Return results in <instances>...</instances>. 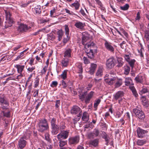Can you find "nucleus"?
I'll return each mask as SVG.
<instances>
[{
    "instance_id": "nucleus-40",
    "label": "nucleus",
    "mask_w": 149,
    "mask_h": 149,
    "mask_svg": "<svg viewBox=\"0 0 149 149\" xmlns=\"http://www.w3.org/2000/svg\"><path fill=\"white\" fill-rule=\"evenodd\" d=\"M93 127L91 124H88L84 126V131H86V129H88L87 131L90 130L91 129H92Z\"/></svg>"
},
{
    "instance_id": "nucleus-32",
    "label": "nucleus",
    "mask_w": 149,
    "mask_h": 149,
    "mask_svg": "<svg viewBox=\"0 0 149 149\" xmlns=\"http://www.w3.org/2000/svg\"><path fill=\"white\" fill-rule=\"evenodd\" d=\"M36 13L38 15L40 14L41 13V7L40 5H37L35 8Z\"/></svg>"
},
{
    "instance_id": "nucleus-2",
    "label": "nucleus",
    "mask_w": 149,
    "mask_h": 149,
    "mask_svg": "<svg viewBox=\"0 0 149 149\" xmlns=\"http://www.w3.org/2000/svg\"><path fill=\"white\" fill-rule=\"evenodd\" d=\"M133 112L136 118L141 120H143L145 118V114L142 111L140 106H137L133 109Z\"/></svg>"
},
{
    "instance_id": "nucleus-20",
    "label": "nucleus",
    "mask_w": 149,
    "mask_h": 149,
    "mask_svg": "<svg viewBox=\"0 0 149 149\" xmlns=\"http://www.w3.org/2000/svg\"><path fill=\"white\" fill-rule=\"evenodd\" d=\"M116 77H113L111 78H107L105 79V82L109 85H111L116 82Z\"/></svg>"
},
{
    "instance_id": "nucleus-10",
    "label": "nucleus",
    "mask_w": 149,
    "mask_h": 149,
    "mask_svg": "<svg viewBox=\"0 0 149 149\" xmlns=\"http://www.w3.org/2000/svg\"><path fill=\"white\" fill-rule=\"evenodd\" d=\"M99 130L98 129L95 128L92 132L88 134V137L89 139H93L97 136L99 135Z\"/></svg>"
},
{
    "instance_id": "nucleus-14",
    "label": "nucleus",
    "mask_w": 149,
    "mask_h": 149,
    "mask_svg": "<svg viewBox=\"0 0 149 149\" xmlns=\"http://www.w3.org/2000/svg\"><path fill=\"white\" fill-rule=\"evenodd\" d=\"M74 25L77 28L80 30H82L84 28L85 24L84 23L77 21V22L75 23Z\"/></svg>"
},
{
    "instance_id": "nucleus-11",
    "label": "nucleus",
    "mask_w": 149,
    "mask_h": 149,
    "mask_svg": "<svg viewBox=\"0 0 149 149\" xmlns=\"http://www.w3.org/2000/svg\"><path fill=\"white\" fill-rule=\"evenodd\" d=\"M31 27L29 26H28L26 24H21L19 26L17 30L20 32H27L28 30L30 29Z\"/></svg>"
},
{
    "instance_id": "nucleus-37",
    "label": "nucleus",
    "mask_w": 149,
    "mask_h": 149,
    "mask_svg": "<svg viewBox=\"0 0 149 149\" xmlns=\"http://www.w3.org/2000/svg\"><path fill=\"white\" fill-rule=\"evenodd\" d=\"M1 115L2 116L6 117L7 118H9L10 116V111H8L7 112H5L4 111H1Z\"/></svg>"
},
{
    "instance_id": "nucleus-49",
    "label": "nucleus",
    "mask_w": 149,
    "mask_h": 149,
    "mask_svg": "<svg viewBox=\"0 0 149 149\" xmlns=\"http://www.w3.org/2000/svg\"><path fill=\"white\" fill-rule=\"evenodd\" d=\"M129 7L128 4H126L123 6L120 7V9L123 10H127Z\"/></svg>"
},
{
    "instance_id": "nucleus-42",
    "label": "nucleus",
    "mask_w": 149,
    "mask_h": 149,
    "mask_svg": "<svg viewBox=\"0 0 149 149\" xmlns=\"http://www.w3.org/2000/svg\"><path fill=\"white\" fill-rule=\"evenodd\" d=\"M87 95V92H85L82 94H80L79 95V98L82 101H83L85 97Z\"/></svg>"
},
{
    "instance_id": "nucleus-45",
    "label": "nucleus",
    "mask_w": 149,
    "mask_h": 149,
    "mask_svg": "<svg viewBox=\"0 0 149 149\" xmlns=\"http://www.w3.org/2000/svg\"><path fill=\"white\" fill-rule=\"evenodd\" d=\"M86 54L88 57L91 59L93 58L94 57V55L93 54V52L90 50L88 52H87Z\"/></svg>"
},
{
    "instance_id": "nucleus-1",
    "label": "nucleus",
    "mask_w": 149,
    "mask_h": 149,
    "mask_svg": "<svg viewBox=\"0 0 149 149\" xmlns=\"http://www.w3.org/2000/svg\"><path fill=\"white\" fill-rule=\"evenodd\" d=\"M37 125L38 130L41 132H43L49 128L47 121L45 118L39 120Z\"/></svg>"
},
{
    "instance_id": "nucleus-58",
    "label": "nucleus",
    "mask_w": 149,
    "mask_h": 149,
    "mask_svg": "<svg viewBox=\"0 0 149 149\" xmlns=\"http://www.w3.org/2000/svg\"><path fill=\"white\" fill-rule=\"evenodd\" d=\"M120 30L122 31V33H123L125 36V37L127 38L128 37V34L122 28H120Z\"/></svg>"
},
{
    "instance_id": "nucleus-19",
    "label": "nucleus",
    "mask_w": 149,
    "mask_h": 149,
    "mask_svg": "<svg viewBox=\"0 0 149 149\" xmlns=\"http://www.w3.org/2000/svg\"><path fill=\"white\" fill-rule=\"evenodd\" d=\"M97 67L96 64L91 63V67L89 68V70L88 72L91 74H93L95 72Z\"/></svg>"
},
{
    "instance_id": "nucleus-47",
    "label": "nucleus",
    "mask_w": 149,
    "mask_h": 149,
    "mask_svg": "<svg viewBox=\"0 0 149 149\" xmlns=\"http://www.w3.org/2000/svg\"><path fill=\"white\" fill-rule=\"evenodd\" d=\"M68 62V59H64L62 61L61 63L63 66L66 67L67 66Z\"/></svg>"
},
{
    "instance_id": "nucleus-16",
    "label": "nucleus",
    "mask_w": 149,
    "mask_h": 149,
    "mask_svg": "<svg viewBox=\"0 0 149 149\" xmlns=\"http://www.w3.org/2000/svg\"><path fill=\"white\" fill-rule=\"evenodd\" d=\"M116 63L117 64L116 66L118 68H120L123 65L124 62L122 58L121 57H117Z\"/></svg>"
},
{
    "instance_id": "nucleus-6",
    "label": "nucleus",
    "mask_w": 149,
    "mask_h": 149,
    "mask_svg": "<svg viewBox=\"0 0 149 149\" xmlns=\"http://www.w3.org/2000/svg\"><path fill=\"white\" fill-rule=\"evenodd\" d=\"M116 63V60L113 57L109 58L106 61L107 67L108 69H111L115 65Z\"/></svg>"
},
{
    "instance_id": "nucleus-63",
    "label": "nucleus",
    "mask_w": 149,
    "mask_h": 149,
    "mask_svg": "<svg viewBox=\"0 0 149 149\" xmlns=\"http://www.w3.org/2000/svg\"><path fill=\"white\" fill-rule=\"evenodd\" d=\"M49 135L48 134H46L45 135V139L48 141H49L50 140Z\"/></svg>"
},
{
    "instance_id": "nucleus-8",
    "label": "nucleus",
    "mask_w": 149,
    "mask_h": 149,
    "mask_svg": "<svg viewBox=\"0 0 149 149\" xmlns=\"http://www.w3.org/2000/svg\"><path fill=\"white\" fill-rule=\"evenodd\" d=\"M27 137L24 136L21 137L18 141V146L19 148L22 149L24 148L27 143V142L25 140L27 139Z\"/></svg>"
},
{
    "instance_id": "nucleus-33",
    "label": "nucleus",
    "mask_w": 149,
    "mask_h": 149,
    "mask_svg": "<svg viewBox=\"0 0 149 149\" xmlns=\"http://www.w3.org/2000/svg\"><path fill=\"white\" fill-rule=\"evenodd\" d=\"M148 92V91L147 89V87H143L140 90V94L142 95L143 94Z\"/></svg>"
},
{
    "instance_id": "nucleus-27",
    "label": "nucleus",
    "mask_w": 149,
    "mask_h": 149,
    "mask_svg": "<svg viewBox=\"0 0 149 149\" xmlns=\"http://www.w3.org/2000/svg\"><path fill=\"white\" fill-rule=\"evenodd\" d=\"M15 67L17 69L18 73H22L24 68V65H16Z\"/></svg>"
},
{
    "instance_id": "nucleus-24",
    "label": "nucleus",
    "mask_w": 149,
    "mask_h": 149,
    "mask_svg": "<svg viewBox=\"0 0 149 149\" xmlns=\"http://www.w3.org/2000/svg\"><path fill=\"white\" fill-rule=\"evenodd\" d=\"M143 77L141 74L137 75L135 78V80L137 83H142L143 81Z\"/></svg>"
},
{
    "instance_id": "nucleus-53",
    "label": "nucleus",
    "mask_w": 149,
    "mask_h": 149,
    "mask_svg": "<svg viewBox=\"0 0 149 149\" xmlns=\"http://www.w3.org/2000/svg\"><path fill=\"white\" fill-rule=\"evenodd\" d=\"M65 34L67 36H69V27L68 25H65Z\"/></svg>"
},
{
    "instance_id": "nucleus-44",
    "label": "nucleus",
    "mask_w": 149,
    "mask_h": 149,
    "mask_svg": "<svg viewBox=\"0 0 149 149\" xmlns=\"http://www.w3.org/2000/svg\"><path fill=\"white\" fill-rule=\"evenodd\" d=\"M58 126L59 128V130L61 131H62V130L65 129L66 127L65 123L63 122H61L59 125H58Z\"/></svg>"
},
{
    "instance_id": "nucleus-7",
    "label": "nucleus",
    "mask_w": 149,
    "mask_h": 149,
    "mask_svg": "<svg viewBox=\"0 0 149 149\" xmlns=\"http://www.w3.org/2000/svg\"><path fill=\"white\" fill-rule=\"evenodd\" d=\"M69 132L68 130H63L57 135V138L59 140L65 139L67 138L69 135Z\"/></svg>"
},
{
    "instance_id": "nucleus-3",
    "label": "nucleus",
    "mask_w": 149,
    "mask_h": 149,
    "mask_svg": "<svg viewBox=\"0 0 149 149\" xmlns=\"http://www.w3.org/2000/svg\"><path fill=\"white\" fill-rule=\"evenodd\" d=\"M70 112L72 114L75 115L78 114L77 118L76 119L79 120L81 118L82 115V110L77 105L74 106L71 109Z\"/></svg>"
},
{
    "instance_id": "nucleus-15",
    "label": "nucleus",
    "mask_w": 149,
    "mask_h": 149,
    "mask_svg": "<svg viewBox=\"0 0 149 149\" xmlns=\"http://www.w3.org/2000/svg\"><path fill=\"white\" fill-rule=\"evenodd\" d=\"M94 93V92L93 91H91L86 96L84 100L86 104H87L89 103Z\"/></svg>"
},
{
    "instance_id": "nucleus-62",
    "label": "nucleus",
    "mask_w": 149,
    "mask_h": 149,
    "mask_svg": "<svg viewBox=\"0 0 149 149\" xmlns=\"http://www.w3.org/2000/svg\"><path fill=\"white\" fill-rule=\"evenodd\" d=\"M69 40V36H67L66 38H64L63 40V42L64 44L65 45Z\"/></svg>"
},
{
    "instance_id": "nucleus-35",
    "label": "nucleus",
    "mask_w": 149,
    "mask_h": 149,
    "mask_svg": "<svg viewBox=\"0 0 149 149\" xmlns=\"http://www.w3.org/2000/svg\"><path fill=\"white\" fill-rule=\"evenodd\" d=\"M80 4L78 1L76 0L74 3L71 4V6L74 7L76 10H77L79 9Z\"/></svg>"
},
{
    "instance_id": "nucleus-17",
    "label": "nucleus",
    "mask_w": 149,
    "mask_h": 149,
    "mask_svg": "<svg viewBox=\"0 0 149 149\" xmlns=\"http://www.w3.org/2000/svg\"><path fill=\"white\" fill-rule=\"evenodd\" d=\"M52 134L53 135H56L58 132L59 130L58 125H56L51 126Z\"/></svg>"
},
{
    "instance_id": "nucleus-52",
    "label": "nucleus",
    "mask_w": 149,
    "mask_h": 149,
    "mask_svg": "<svg viewBox=\"0 0 149 149\" xmlns=\"http://www.w3.org/2000/svg\"><path fill=\"white\" fill-rule=\"evenodd\" d=\"M102 70L101 68H99L97 72L96 75L97 76L100 77L102 75Z\"/></svg>"
},
{
    "instance_id": "nucleus-64",
    "label": "nucleus",
    "mask_w": 149,
    "mask_h": 149,
    "mask_svg": "<svg viewBox=\"0 0 149 149\" xmlns=\"http://www.w3.org/2000/svg\"><path fill=\"white\" fill-rule=\"evenodd\" d=\"M39 90H36V91L34 92L33 96L34 97H37L38 96Z\"/></svg>"
},
{
    "instance_id": "nucleus-57",
    "label": "nucleus",
    "mask_w": 149,
    "mask_h": 149,
    "mask_svg": "<svg viewBox=\"0 0 149 149\" xmlns=\"http://www.w3.org/2000/svg\"><path fill=\"white\" fill-rule=\"evenodd\" d=\"M56 9L57 8H56L54 7L50 11V16L51 17H53V14L56 12Z\"/></svg>"
},
{
    "instance_id": "nucleus-43",
    "label": "nucleus",
    "mask_w": 149,
    "mask_h": 149,
    "mask_svg": "<svg viewBox=\"0 0 149 149\" xmlns=\"http://www.w3.org/2000/svg\"><path fill=\"white\" fill-rule=\"evenodd\" d=\"M88 38L86 36H83L82 38V44L84 45H85L86 44L85 43L88 40Z\"/></svg>"
},
{
    "instance_id": "nucleus-56",
    "label": "nucleus",
    "mask_w": 149,
    "mask_h": 149,
    "mask_svg": "<svg viewBox=\"0 0 149 149\" xmlns=\"http://www.w3.org/2000/svg\"><path fill=\"white\" fill-rule=\"evenodd\" d=\"M39 78H37L35 79L34 85V86L35 88H36L38 86L39 84Z\"/></svg>"
},
{
    "instance_id": "nucleus-41",
    "label": "nucleus",
    "mask_w": 149,
    "mask_h": 149,
    "mask_svg": "<svg viewBox=\"0 0 149 149\" xmlns=\"http://www.w3.org/2000/svg\"><path fill=\"white\" fill-rule=\"evenodd\" d=\"M67 70H65L62 72V74L60 76L61 78L63 79H65L67 77Z\"/></svg>"
},
{
    "instance_id": "nucleus-39",
    "label": "nucleus",
    "mask_w": 149,
    "mask_h": 149,
    "mask_svg": "<svg viewBox=\"0 0 149 149\" xmlns=\"http://www.w3.org/2000/svg\"><path fill=\"white\" fill-rule=\"evenodd\" d=\"M101 102V100L98 99L96 100L95 101L94 105V107L95 108V110L96 111L97 110V107Z\"/></svg>"
},
{
    "instance_id": "nucleus-23",
    "label": "nucleus",
    "mask_w": 149,
    "mask_h": 149,
    "mask_svg": "<svg viewBox=\"0 0 149 149\" xmlns=\"http://www.w3.org/2000/svg\"><path fill=\"white\" fill-rule=\"evenodd\" d=\"M98 143L99 140L98 139H95L94 140H91L89 142V145L95 147H97L98 146Z\"/></svg>"
},
{
    "instance_id": "nucleus-22",
    "label": "nucleus",
    "mask_w": 149,
    "mask_h": 149,
    "mask_svg": "<svg viewBox=\"0 0 149 149\" xmlns=\"http://www.w3.org/2000/svg\"><path fill=\"white\" fill-rule=\"evenodd\" d=\"M123 83L122 79L120 78H117L116 77V82L115 84V87L116 88H118L121 86Z\"/></svg>"
},
{
    "instance_id": "nucleus-54",
    "label": "nucleus",
    "mask_w": 149,
    "mask_h": 149,
    "mask_svg": "<svg viewBox=\"0 0 149 149\" xmlns=\"http://www.w3.org/2000/svg\"><path fill=\"white\" fill-rule=\"evenodd\" d=\"M124 57L125 59V60L127 62L129 61L130 60V58L131 56V54H124Z\"/></svg>"
},
{
    "instance_id": "nucleus-59",
    "label": "nucleus",
    "mask_w": 149,
    "mask_h": 149,
    "mask_svg": "<svg viewBox=\"0 0 149 149\" xmlns=\"http://www.w3.org/2000/svg\"><path fill=\"white\" fill-rule=\"evenodd\" d=\"M65 10L66 12L67 13H68L70 15H75V14L72 11H70L68 9H65Z\"/></svg>"
},
{
    "instance_id": "nucleus-12",
    "label": "nucleus",
    "mask_w": 149,
    "mask_h": 149,
    "mask_svg": "<svg viewBox=\"0 0 149 149\" xmlns=\"http://www.w3.org/2000/svg\"><path fill=\"white\" fill-rule=\"evenodd\" d=\"M79 140V137L76 136L70 138L69 139V142L70 144H75L77 143Z\"/></svg>"
},
{
    "instance_id": "nucleus-61",
    "label": "nucleus",
    "mask_w": 149,
    "mask_h": 149,
    "mask_svg": "<svg viewBox=\"0 0 149 149\" xmlns=\"http://www.w3.org/2000/svg\"><path fill=\"white\" fill-rule=\"evenodd\" d=\"M83 60L84 61V63L85 64H87L89 63V61L86 57L84 56L83 58Z\"/></svg>"
},
{
    "instance_id": "nucleus-50",
    "label": "nucleus",
    "mask_w": 149,
    "mask_h": 149,
    "mask_svg": "<svg viewBox=\"0 0 149 149\" xmlns=\"http://www.w3.org/2000/svg\"><path fill=\"white\" fill-rule=\"evenodd\" d=\"M59 146L61 147H63L67 143V141H62V140H59Z\"/></svg>"
},
{
    "instance_id": "nucleus-26",
    "label": "nucleus",
    "mask_w": 149,
    "mask_h": 149,
    "mask_svg": "<svg viewBox=\"0 0 149 149\" xmlns=\"http://www.w3.org/2000/svg\"><path fill=\"white\" fill-rule=\"evenodd\" d=\"M141 99L142 100L143 105L145 107H148V100L146 99V96H142Z\"/></svg>"
},
{
    "instance_id": "nucleus-28",
    "label": "nucleus",
    "mask_w": 149,
    "mask_h": 149,
    "mask_svg": "<svg viewBox=\"0 0 149 149\" xmlns=\"http://www.w3.org/2000/svg\"><path fill=\"white\" fill-rule=\"evenodd\" d=\"M123 69L124 70V74L125 75H128L130 71V67L127 65H125L123 67Z\"/></svg>"
},
{
    "instance_id": "nucleus-4",
    "label": "nucleus",
    "mask_w": 149,
    "mask_h": 149,
    "mask_svg": "<svg viewBox=\"0 0 149 149\" xmlns=\"http://www.w3.org/2000/svg\"><path fill=\"white\" fill-rule=\"evenodd\" d=\"M6 16V21L5 22V27L6 29L12 26L13 21L11 17V14L9 11H6L5 12Z\"/></svg>"
},
{
    "instance_id": "nucleus-18",
    "label": "nucleus",
    "mask_w": 149,
    "mask_h": 149,
    "mask_svg": "<svg viewBox=\"0 0 149 149\" xmlns=\"http://www.w3.org/2000/svg\"><path fill=\"white\" fill-rule=\"evenodd\" d=\"M124 93L122 91H118L115 94L113 95V99L117 100L119 98H121L123 95Z\"/></svg>"
},
{
    "instance_id": "nucleus-21",
    "label": "nucleus",
    "mask_w": 149,
    "mask_h": 149,
    "mask_svg": "<svg viewBox=\"0 0 149 149\" xmlns=\"http://www.w3.org/2000/svg\"><path fill=\"white\" fill-rule=\"evenodd\" d=\"M72 52V49L70 48L66 49L64 53V57L65 58L71 57Z\"/></svg>"
},
{
    "instance_id": "nucleus-55",
    "label": "nucleus",
    "mask_w": 149,
    "mask_h": 149,
    "mask_svg": "<svg viewBox=\"0 0 149 149\" xmlns=\"http://www.w3.org/2000/svg\"><path fill=\"white\" fill-rule=\"evenodd\" d=\"M56 118H53L51 120L50 123L51 124V126L56 125Z\"/></svg>"
},
{
    "instance_id": "nucleus-25",
    "label": "nucleus",
    "mask_w": 149,
    "mask_h": 149,
    "mask_svg": "<svg viewBox=\"0 0 149 149\" xmlns=\"http://www.w3.org/2000/svg\"><path fill=\"white\" fill-rule=\"evenodd\" d=\"M82 119L83 120L86 122L89 119V115L85 111L83 113Z\"/></svg>"
},
{
    "instance_id": "nucleus-48",
    "label": "nucleus",
    "mask_w": 149,
    "mask_h": 149,
    "mask_svg": "<svg viewBox=\"0 0 149 149\" xmlns=\"http://www.w3.org/2000/svg\"><path fill=\"white\" fill-rule=\"evenodd\" d=\"M102 138L104 139L105 140V141L106 142L105 144L107 146L108 145V143L109 142V139H110V138L109 137V135H107V136H104V137H103Z\"/></svg>"
},
{
    "instance_id": "nucleus-46",
    "label": "nucleus",
    "mask_w": 149,
    "mask_h": 149,
    "mask_svg": "<svg viewBox=\"0 0 149 149\" xmlns=\"http://www.w3.org/2000/svg\"><path fill=\"white\" fill-rule=\"evenodd\" d=\"M145 37L146 39V40L148 42H149V31L146 30L145 31Z\"/></svg>"
},
{
    "instance_id": "nucleus-51",
    "label": "nucleus",
    "mask_w": 149,
    "mask_h": 149,
    "mask_svg": "<svg viewBox=\"0 0 149 149\" xmlns=\"http://www.w3.org/2000/svg\"><path fill=\"white\" fill-rule=\"evenodd\" d=\"M135 61V60L133 59L130 60L129 61H128L127 62L128 63L130 66L132 68H133Z\"/></svg>"
},
{
    "instance_id": "nucleus-29",
    "label": "nucleus",
    "mask_w": 149,
    "mask_h": 149,
    "mask_svg": "<svg viewBox=\"0 0 149 149\" xmlns=\"http://www.w3.org/2000/svg\"><path fill=\"white\" fill-rule=\"evenodd\" d=\"M57 34L58 38V40L60 41L63 37V31L61 30H59L57 32Z\"/></svg>"
},
{
    "instance_id": "nucleus-36",
    "label": "nucleus",
    "mask_w": 149,
    "mask_h": 149,
    "mask_svg": "<svg viewBox=\"0 0 149 149\" xmlns=\"http://www.w3.org/2000/svg\"><path fill=\"white\" fill-rule=\"evenodd\" d=\"M126 86L130 85L132 83V80L130 77H126L125 81Z\"/></svg>"
},
{
    "instance_id": "nucleus-5",
    "label": "nucleus",
    "mask_w": 149,
    "mask_h": 149,
    "mask_svg": "<svg viewBox=\"0 0 149 149\" xmlns=\"http://www.w3.org/2000/svg\"><path fill=\"white\" fill-rule=\"evenodd\" d=\"M0 102L1 108L3 110L7 109V107L9 105V102L4 95L0 97Z\"/></svg>"
},
{
    "instance_id": "nucleus-38",
    "label": "nucleus",
    "mask_w": 149,
    "mask_h": 149,
    "mask_svg": "<svg viewBox=\"0 0 149 149\" xmlns=\"http://www.w3.org/2000/svg\"><path fill=\"white\" fill-rule=\"evenodd\" d=\"M130 88L135 97H137L138 96V95L134 87V86H131L130 87Z\"/></svg>"
},
{
    "instance_id": "nucleus-9",
    "label": "nucleus",
    "mask_w": 149,
    "mask_h": 149,
    "mask_svg": "<svg viewBox=\"0 0 149 149\" xmlns=\"http://www.w3.org/2000/svg\"><path fill=\"white\" fill-rule=\"evenodd\" d=\"M148 131L147 130H143L140 127L137 128L136 133L138 137L140 138H143L147 135Z\"/></svg>"
},
{
    "instance_id": "nucleus-60",
    "label": "nucleus",
    "mask_w": 149,
    "mask_h": 149,
    "mask_svg": "<svg viewBox=\"0 0 149 149\" xmlns=\"http://www.w3.org/2000/svg\"><path fill=\"white\" fill-rule=\"evenodd\" d=\"M25 51H24L21 52L20 53V54L19 55H18L16 58L15 59V61H17V60H19L21 57L23 55V53Z\"/></svg>"
},
{
    "instance_id": "nucleus-34",
    "label": "nucleus",
    "mask_w": 149,
    "mask_h": 149,
    "mask_svg": "<svg viewBox=\"0 0 149 149\" xmlns=\"http://www.w3.org/2000/svg\"><path fill=\"white\" fill-rule=\"evenodd\" d=\"M86 46L88 48H90V50L91 49L96 48V46L95 45V44L93 42L87 43L86 44Z\"/></svg>"
},
{
    "instance_id": "nucleus-31",
    "label": "nucleus",
    "mask_w": 149,
    "mask_h": 149,
    "mask_svg": "<svg viewBox=\"0 0 149 149\" xmlns=\"http://www.w3.org/2000/svg\"><path fill=\"white\" fill-rule=\"evenodd\" d=\"M76 66L78 70V73H82L83 72L82 64L80 63H78L76 64Z\"/></svg>"
},
{
    "instance_id": "nucleus-13",
    "label": "nucleus",
    "mask_w": 149,
    "mask_h": 149,
    "mask_svg": "<svg viewBox=\"0 0 149 149\" xmlns=\"http://www.w3.org/2000/svg\"><path fill=\"white\" fill-rule=\"evenodd\" d=\"M104 46L106 49L112 53H114V48L111 45V43L106 41L104 43Z\"/></svg>"
},
{
    "instance_id": "nucleus-30",
    "label": "nucleus",
    "mask_w": 149,
    "mask_h": 149,
    "mask_svg": "<svg viewBox=\"0 0 149 149\" xmlns=\"http://www.w3.org/2000/svg\"><path fill=\"white\" fill-rule=\"evenodd\" d=\"M146 141L144 139H139L137 140L136 143L137 145L139 146H142L146 144Z\"/></svg>"
}]
</instances>
